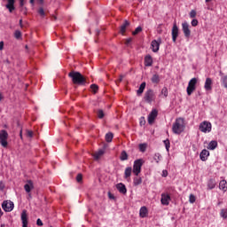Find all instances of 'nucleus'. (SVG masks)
Returning <instances> with one entry per match:
<instances>
[{
  "mask_svg": "<svg viewBox=\"0 0 227 227\" xmlns=\"http://www.w3.org/2000/svg\"><path fill=\"white\" fill-rule=\"evenodd\" d=\"M68 77L71 79L73 84H78V86H86L88 84L86 77L78 71H71L68 74Z\"/></svg>",
  "mask_w": 227,
  "mask_h": 227,
  "instance_id": "f257e3e1",
  "label": "nucleus"
},
{
  "mask_svg": "<svg viewBox=\"0 0 227 227\" xmlns=\"http://www.w3.org/2000/svg\"><path fill=\"white\" fill-rule=\"evenodd\" d=\"M185 130V122L184 121V118L179 117L176 119L175 122L172 125V132L174 134L180 135L182 132Z\"/></svg>",
  "mask_w": 227,
  "mask_h": 227,
  "instance_id": "f03ea898",
  "label": "nucleus"
},
{
  "mask_svg": "<svg viewBox=\"0 0 227 227\" xmlns=\"http://www.w3.org/2000/svg\"><path fill=\"white\" fill-rule=\"evenodd\" d=\"M199 130L204 134H208L212 132V123L208 121H203L199 125Z\"/></svg>",
  "mask_w": 227,
  "mask_h": 227,
  "instance_id": "7ed1b4c3",
  "label": "nucleus"
},
{
  "mask_svg": "<svg viewBox=\"0 0 227 227\" xmlns=\"http://www.w3.org/2000/svg\"><path fill=\"white\" fill-rule=\"evenodd\" d=\"M144 163L145 161L143 160V159H138L134 161L132 171L135 176H139V173H141V168H143Z\"/></svg>",
  "mask_w": 227,
  "mask_h": 227,
  "instance_id": "20e7f679",
  "label": "nucleus"
},
{
  "mask_svg": "<svg viewBox=\"0 0 227 227\" xmlns=\"http://www.w3.org/2000/svg\"><path fill=\"white\" fill-rule=\"evenodd\" d=\"M196 84H198V78H192L190 80L188 83V87L186 89L187 95L191 97L194 90H196Z\"/></svg>",
  "mask_w": 227,
  "mask_h": 227,
  "instance_id": "39448f33",
  "label": "nucleus"
},
{
  "mask_svg": "<svg viewBox=\"0 0 227 227\" xmlns=\"http://www.w3.org/2000/svg\"><path fill=\"white\" fill-rule=\"evenodd\" d=\"M0 145L4 148L8 147V131L6 129L0 130Z\"/></svg>",
  "mask_w": 227,
  "mask_h": 227,
  "instance_id": "423d86ee",
  "label": "nucleus"
},
{
  "mask_svg": "<svg viewBox=\"0 0 227 227\" xmlns=\"http://www.w3.org/2000/svg\"><path fill=\"white\" fill-rule=\"evenodd\" d=\"M144 100L147 104H152L153 100H155V92H153V90L149 89L145 91V96H144Z\"/></svg>",
  "mask_w": 227,
  "mask_h": 227,
  "instance_id": "0eeeda50",
  "label": "nucleus"
},
{
  "mask_svg": "<svg viewBox=\"0 0 227 227\" xmlns=\"http://www.w3.org/2000/svg\"><path fill=\"white\" fill-rule=\"evenodd\" d=\"M15 207V205L12 200H4L2 203V208L4 210V212H12L13 208Z\"/></svg>",
  "mask_w": 227,
  "mask_h": 227,
  "instance_id": "6e6552de",
  "label": "nucleus"
},
{
  "mask_svg": "<svg viewBox=\"0 0 227 227\" xmlns=\"http://www.w3.org/2000/svg\"><path fill=\"white\" fill-rule=\"evenodd\" d=\"M160 43H162V39L159 38L158 40H153L151 43V49L153 52H159L160 49Z\"/></svg>",
  "mask_w": 227,
  "mask_h": 227,
  "instance_id": "1a4fd4ad",
  "label": "nucleus"
},
{
  "mask_svg": "<svg viewBox=\"0 0 227 227\" xmlns=\"http://www.w3.org/2000/svg\"><path fill=\"white\" fill-rule=\"evenodd\" d=\"M159 115V111L157 109H153L148 115V123L149 125H153V121H155V118Z\"/></svg>",
  "mask_w": 227,
  "mask_h": 227,
  "instance_id": "9d476101",
  "label": "nucleus"
},
{
  "mask_svg": "<svg viewBox=\"0 0 227 227\" xmlns=\"http://www.w3.org/2000/svg\"><path fill=\"white\" fill-rule=\"evenodd\" d=\"M182 30L186 38H191V29L189 28V23L187 21L182 23Z\"/></svg>",
  "mask_w": 227,
  "mask_h": 227,
  "instance_id": "9b49d317",
  "label": "nucleus"
},
{
  "mask_svg": "<svg viewBox=\"0 0 227 227\" xmlns=\"http://www.w3.org/2000/svg\"><path fill=\"white\" fill-rule=\"evenodd\" d=\"M169 201H171V196H169V194L168 193H161V198H160L161 205L168 207V205H169Z\"/></svg>",
  "mask_w": 227,
  "mask_h": 227,
  "instance_id": "f8f14e48",
  "label": "nucleus"
},
{
  "mask_svg": "<svg viewBox=\"0 0 227 227\" xmlns=\"http://www.w3.org/2000/svg\"><path fill=\"white\" fill-rule=\"evenodd\" d=\"M21 223H22V227H27V224H29V222L27 221V211L23 210L21 212Z\"/></svg>",
  "mask_w": 227,
  "mask_h": 227,
  "instance_id": "ddd939ff",
  "label": "nucleus"
},
{
  "mask_svg": "<svg viewBox=\"0 0 227 227\" xmlns=\"http://www.w3.org/2000/svg\"><path fill=\"white\" fill-rule=\"evenodd\" d=\"M176 38H178V26H176V23H174L172 27V41L174 43H176Z\"/></svg>",
  "mask_w": 227,
  "mask_h": 227,
  "instance_id": "4468645a",
  "label": "nucleus"
},
{
  "mask_svg": "<svg viewBox=\"0 0 227 227\" xmlns=\"http://www.w3.org/2000/svg\"><path fill=\"white\" fill-rule=\"evenodd\" d=\"M209 156H210V152H208V150L207 149H204L201 151L200 154V160H202V162H205V160H207Z\"/></svg>",
  "mask_w": 227,
  "mask_h": 227,
  "instance_id": "2eb2a0df",
  "label": "nucleus"
},
{
  "mask_svg": "<svg viewBox=\"0 0 227 227\" xmlns=\"http://www.w3.org/2000/svg\"><path fill=\"white\" fill-rule=\"evenodd\" d=\"M5 8L9 10L10 13L15 10V0H7V4L5 5Z\"/></svg>",
  "mask_w": 227,
  "mask_h": 227,
  "instance_id": "dca6fc26",
  "label": "nucleus"
},
{
  "mask_svg": "<svg viewBox=\"0 0 227 227\" xmlns=\"http://www.w3.org/2000/svg\"><path fill=\"white\" fill-rule=\"evenodd\" d=\"M116 189L121 194H127V187L122 183L117 184Z\"/></svg>",
  "mask_w": 227,
  "mask_h": 227,
  "instance_id": "f3484780",
  "label": "nucleus"
},
{
  "mask_svg": "<svg viewBox=\"0 0 227 227\" xmlns=\"http://www.w3.org/2000/svg\"><path fill=\"white\" fill-rule=\"evenodd\" d=\"M204 90L206 91H211L212 90V78H207L205 84H204Z\"/></svg>",
  "mask_w": 227,
  "mask_h": 227,
  "instance_id": "a211bd4d",
  "label": "nucleus"
},
{
  "mask_svg": "<svg viewBox=\"0 0 227 227\" xmlns=\"http://www.w3.org/2000/svg\"><path fill=\"white\" fill-rule=\"evenodd\" d=\"M145 67H152L153 65V59L151 55H146L145 57Z\"/></svg>",
  "mask_w": 227,
  "mask_h": 227,
  "instance_id": "6ab92c4d",
  "label": "nucleus"
},
{
  "mask_svg": "<svg viewBox=\"0 0 227 227\" xmlns=\"http://www.w3.org/2000/svg\"><path fill=\"white\" fill-rule=\"evenodd\" d=\"M139 215L142 217V219H145V217L148 216V208L146 207H142L139 210Z\"/></svg>",
  "mask_w": 227,
  "mask_h": 227,
  "instance_id": "aec40b11",
  "label": "nucleus"
},
{
  "mask_svg": "<svg viewBox=\"0 0 227 227\" xmlns=\"http://www.w3.org/2000/svg\"><path fill=\"white\" fill-rule=\"evenodd\" d=\"M143 184V178L139 176H136L134 178H133V185L135 187H137V185H141Z\"/></svg>",
  "mask_w": 227,
  "mask_h": 227,
  "instance_id": "412c9836",
  "label": "nucleus"
},
{
  "mask_svg": "<svg viewBox=\"0 0 227 227\" xmlns=\"http://www.w3.org/2000/svg\"><path fill=\"white\" fill-rule=\"evenodd\" d=\"M219 189L220 191H223V192H226L227 191V181L223 179L219 183Z\"/></svg>",
  "mask_w": 227,
  "mask_h": 227,
  "instance_id": "4be33fe9",
  "label": "nucleus"
},
{
  "mask_svg": "<svg viewBox=\"0 0 227 227\" xmlns=\"http://www.w3.org/2000/svg\"><path fill=\"white\" fill-rule=\"evenodd\" d=\"M104 153H106V150L105 149H99L98 152H96L93 154L94 159H96V160H98V159H100V157H102V155H104Z\"/></svg>",
  "mask_w": 227,
  "mask_h": 227,
  "instance_id": "5701e85b",
  "label": "nucleus"
},
{
  "mask_svg": "<svg viewBox=\"0 0 227 227\" xmlns=\"http://www.w3.org/2000/svg\"><path fill=\"white\" fill-rule=\"evenodd\" d=\"M215 185H216L215 179L211 178L207 181V189L209 191H212V189H215Z\"/></svg>",
  "mask_w": 227,
  "mask_h": 227,
  "instance_id": "b1692460",
  "label": "nucleus"
},
{
  "mask_svg": "<svg viewBox=\"0 0 227 227\" xmlns=\"http://www.w3.org/2000/svg\"><path fill=\"white\" fill-rule=\"evenodd\" d=\"M129 26H130V22H129V20H124V23L121 26V35H123V33H125V31H127V27H129Z\"/></svg>",
  "mask_w": 227,
  "mask_h": 227,
  "instance_id": "393cba45",
  "label": "nucleus"
},
{
  "mask_svg": "<svg viewBox=\"0 0 227 227\" xmlns=\"http://www.w3.org/2000/svg\"><path fill=\"white\" fill-rule=\"evenodd\" d=\"M132 171V167H127L124 170V178H130Z\"/></svg>",
  "mask_w": 227,
  "mask_h": 227,
  "instance_id": "a878e982",
  "label": "nucleus"
},
{
  "mask_svg": "<svg viewBox=\"0 0 227 227\" xmlns=\"http://www.w3.org/2000/svg\"><path fill=\"white\" fill-rule=\"evenodd\" d=\"M151 81H152L153 84H159L160 82V76H159V74H155L151 78Z\"/></svg>",
  "mask_w": 227,
  "mask_h": 227,
  "instance_id": "bb28decb",
  "label": "nucleus"
},
{
  "mask_svg": "<svg viewBox=\"0 0 227 227\" xmlns=\"http://www.w3.org/2000/svg\"><path fill=\"white\" fill-rule=\"evenodd\" d=\"M145 88H146V82H144L140 84L138 90H137L138 97L140 95H143V91H145Z\"/></svg>",
  "mask_w": 227,
  "mask_h": 227,
  "instance_id": "cd10ccee",
  "label": "nucleus"
},
{
  "mask_svg": "<svg viewBox=\"0 0 227 227\" xmlns=\"http://www.w3.org/2000/svg\"><path fill=\"white\" fill-rule=\"evenodd\" d=\"M217 148V141L212 140L207 145V150H215Z\"/></svg>",
  "mask_w": 227,
  "mask_h": 227,
  "instance_id": "c85d7f7f",
  "label": "nucleus"
},
{
  "mask_svg": "<svg viewBox=\"0 0 227 227\" xmlns=\"http://www.w3.org/2000/svg\"><path fill=\"white\" fill-rule=\"evenodd\" d=\"M34 188L33 182L28 181V184L24 185L26 192H31V190Z\"/></svg>",
  "mask_w": 227,
  "mask_h": 227,
  "instance_id": "c756f323",
  "label": "nucleus"
},
{
  "mask_svg": "<svg viewBox=\"0 0 227 227\" xmlns=\"http://www.w3.org/2000/svg\"><path fill=\"white\" fill-rule=\"evenodd\" d=\"M120 160L121 161L129 160V154L127 153V151H122L121 153Z\"/></svg>",
  "mask_w": 227,
  "mask_h": 227,
  "instance_id": "7c9ffc66",
  "label": "nucleus"
},
{
  "mask_svg": "<svg viewBox=\"0 0 227 227\" xmlns=\"http://www.w3.org/2000/svg\"><path fill=\"white\" fill-rule=\"evenodd\" d=\"M114 137V135L112 132H108L106 134V143H111L113 141V138Z\"/></svg>",
  "mask_w": 227,
  "mask_h": 227,
  "instance_id": "2f4dec72",
  "label": "nucleus"
},
{
  "mask_svg": "<svg viewBox=\"0 0 227 227\" xmlns=\"http://www.w3.org/2000/svg\"><path fill=\"white\" fill-rule=\"evenodd\" d=\"M221 84L223 88H225V90H227V75H222Z\"/></svg>",
  "mask_w": 227,
  "mask_h": 227,
  "instance_id": "473e14b6",
  "label": "nucleus"
},
{
  "mask_svg": "<svg viewBox=\"0 0 227 227\" xmlns=\"http://www.w3.org/2000/svg\"><path fill=\"white\" fill-rule=\"evenodd\" d=\"M153 160H155L156 164H159V162L162 160V155H160L159 153H156L153 156Z\"/></svg>",
  "mask_w": 227,
  "mask_h": 227,
  "instance_id": "72a5a7b5",
  "label": "nucleus"
},
{
  "mask_svg": "<svg viewBox=\"0 0 227 227\" xmlns=\"http://www.w3.org/2000/svg\"><path fill=\"white\" fill-rule=\"evenodd\" d=\"M14 37L16 38V40H21L22 39V32H20V30H16L14 32Z\"/></svg>",
  "mask_w": 227,
  "mask_h": 227,
  "instance_id": "f704fd0d",
  "label": "nucleus"
},
{
  "mask_svg": "<svg viewBox=\"0 0 227 227\" xmlns=\"http://www.w3.org/2000/svg\"><path fill=\"white\" fill-rule=\"evenodd\" d=\"M165 148L167 150V152H169V148L171 147V143L169 142V139H166L163 141Z\"/></svg>",
  "mask_w": 227,
  "mask_h": 227,
  "instance_id": "c9c22d12",
  "label": "nucleus"
},
{
  "mask_svg": "<svg viewBox=\"0 0 227 227\" xmlns=\"http://www.w3.org/2000/svg\"><path fill=\"white\" fill-rule=\"evenodd\" d=\"M220 215L221 217H223V219H227V209L226 208L222 209L220 212Z\"/></svg>",
  "mask_w": 227,
  "mask_h": 227,
  "instance_id": "e433bc0d",
  "label": "nucleus"
},
{
  "mask_svg": "<svg viewBox=\"0 0 227 227\" xmlns=\"http://www.w3.org/2000/svg\"><path fill=\"white\" fill-rule=\"evenodd\" d=\"M97 114L98 118H99V120H102V118H104L105 116L104 110H98Z\"/></svg>",
  "mask_w": 227,
  "mask_h": 227,
  "instance_id": "4c0bfd02",
  "label": "nucleus"
},
{
  "mask_svg": "<svg viewBox=\"0 0 227 227\" xmlns=\"http://www.w3.org/2000/svg\"><path fill=\"white\" fill-rule=\"evenodd\" d=\"M138 148H139V150H140L142 153L146 152V144H140V145H138Z\"/></svg>",
  "mask_w": 227,
  "mask_h": 227,
  "instance_id": "58836bf2",
  "label": "nucleus"
},
{
  "mask_svg": "<svg viewBox=\"0 0 227 227\" xmlns=\"http://www.w3.org/2000/svg\"><path fill=\"white\" fill-rule=\"evenodd\" d=\"M90 90H92V91H94V93H97V91H98V85L93 83L90 85Z\"/></svg>",
  "mask_w": 227,
  "mask_h": 227,
  "instance_id": "ea45409f",
  "label": "nucleus"
},
{
  "mask_svg": "<svg viewBox=\"0 0 227 227\" xmlns=\"http://www.w3.org/2000/svg\"><path fill=\"white\" fill-rule=\"evenodd\" d=\"M189 202L190 203H195L196 202V196H194V194H190Z\"/></svg>",
  "mask_w": 227,
  "mask_h": 227,
  "instance_id": "a19ab883",
  "label": "nucleus"
},
{
  "mask_svg": "<svg viewBox=\"0 0 227 227\" xmlns=\"http://www.w3.org/2000/svg\"><path fill=\"white\" fill-rule=\"evenodd\" d=\"M141 31H143V27H137L135 31H133L132 35H137L138 33H141Z\"/></svg>",
  "mask_w": 227,
  "mask_h": 227,
  "instance_id": "79ce46f5",
  "label": "nucleus"
},
{
  "mask_svg": "<svg viewBox=\"0 0 227 227\" xmlns=\"http://www.w3.org/2000/svg\"><path fill=\"white\" fill-rule=\"evenodd\" d=\"M161 95H164V97H168V88L167 87H163L161 89Z\"/></svg>",
  "mask_w": 227,
  "mask_h": 227,
  "instance_id": "37998d69",
  "label": "nucleus"
},
{
  "mask_svg": "<svg viewBox=\"0 0 227 227\" xmlns=\"http://www.w3.org/2000/svg\"><path fill=\"white\" fill-rule=\"evenodd\" d=\"M38 13L41 15V17H45V11L43 10V7H40Z\"/></svg>",
  "mask_w": 227,
  "mask_h": 227,
  "instance_id": "c03bdc74",
  "label": "nucleus"
},
{
  "mask_svg": "<svg viewBox=\"0 0 227 227\" xmlns=\"http://www.w3.org/2000/svg\"><path fill=\"white\" fill-rule=\"evenodd\" d=\"M190 18H191V19H195V18H196V11L192 10V11L190 12Z\"/></svg>",
  "mask_w": 227,
  "mask_h": 227,
  "instance_id": "a18cd8bd",
  "label": "nucleus"
},
{
  "mask_svg": "<svg viewBox=\"0 0 227 227\" xmlns=\"http://www.w3.org/2000/svg\"><path fill=\"white\" fill-rule=\"evenodd\" d=\"M191 24H192V26L193 27H196V26H198V24H199V21H198V20L193 19V20H192Z\"/></svg>",
  "mask_w": 227,
  "mask_h": 227,
  "instance_id": "49530a36",
  "label": "nucleus"
},
{
  "mask_svg": "<svg viewBox=\"0 0 227 227\" xmlns=\"http://www.w3.org/2000/svg\"><path fill=\"white\" fill-rule=\"evenodd\" d=\"M4 187H6V184H4V182L0 181V191H4Z\"/></svg>",
  "mask_w": 227,
  "mask_h": 227,
  "instance_id": "de8ad7c7",
  "label": "nucleus"
},
{
  "mask_svg": "<svg viewBox=\"0 0 227 227\" xmlns=\"http://www.w3.org/2000/svg\"><path fill=\"white\" fill-rule=\"evenodd\" d=\"M76 182H82V174H78L76 176Z\"/></svg>",
  "mask_w": 227,
  "mask_h": 227,
  "instance_id": "09e8293b",
  "label": "nucleus"
},
{
  "mask_svg": "<svg viewBox=\"0 0 227 227\" xmlns=\"http://www.w3.org/2000/svg\"><path fill=\"white\" fill-rule=\"evenodd\" d=\"M36 224L37 226H43V222H42V219L38 218L36 220Z\"/></svg>",
  "mask_w": 227,
  "mask_h": 227,
  "instance_id": "8fccbe9b",
  "label": "nucleus"
},
{
  "mask_svg": "<svg viewBox=\"0 0 227 227\" xmlns=\"http://www.w3.org/2000/svg\"><path fill=\"white\" fill-rule=\"evenodd\" d=\"M168 170H162V174L161 176H163V178H166V176H168Z\"/></svg>",
  "mask_w": 227,
  "mask_h": 227,
  "instance_id": "3c124183",
  "label": "nucleus"
},
{
  "mask_svg": "<svg viewBox=\"0 0 227 227\" xmlns=\"http://www.w3.org/2000/svg\"><path fill=\"white\" fill-rule=\"evenodd\" d=\"M20 12H23L24 15H27V8H26V7H21Z\"/></svg>",
  "mask_w": 227,
  "mask_h": 227,
  "instance_id": "603ef678",
  "label": "nucleus"
},
{
  "mask_svg": "<svg viewBox=\"0 0 227 227\" xmlns=\"http://www.w3.org/2000/svg\"><path fill=\"white\" fill-rule=\"evenodd\" d=\"M27 137H33V132L31 130L27 131Z\"/></svg>",
  "mask_w": 227,
  "mask_h": 227,
  "instance_id": "864d4df0",
  "label": "nucleus"
},
{
  "mask_svg": "<svg viewBox=\"0 0 227 227\" xmlns=\"http://www.w3.org/2000/svg\"><path fill=\"white\" fill-rule=\"evenodd\" d=\"M4 49V42L1 41L0 42V51H3Z\"/></svg>",
  "mask_w": 227,
  "mask_h": 227,
  "instance_id": "5fc2aeb1",
  "label": "nucleus"
},
{
  "mask_svg": "<svg viewBox=\"0 0 227 227\" xmlns=\"http://www.w3.org/2000/svg\"><path fill=\"white\" fill-rule=\"evenodd\" d=\"M20 8L24 7V0H20Z\"/></svg>",
  "mask_w": 227,
  "mask_h": 227,
  "instance_id": "6e6d98bb",
  "label": "nucleus"
},
{
  "mask_svg": "<svg viewBox=\"0 0 227 227\" xmlns=\"http://www.w3.org/2000/svg\"><path fill=\"white\" fill-rule=\"evenodd\" d=\"M130 42H132V38H128L126 40V45H129V43H130Z\"/></svg>",
  "mask_w": 227,
  "mask_h": 227,
  "instance_id": "4d7b16f0",
  "label": "nucleus"
},
{
  "mask_svg": "<svg viewBox=\"0 0 227 227\" xmlns=\"http://www.w3.org/2000/svg\"><path fill=\"white\" fill-rule=\"evenodd\" d=\"M108 195L111 200H114V196L111 195V192H109Z\"/></svg>",
  "mask_w": 227,
  "mask_h": 227,
  "instance_id": "13d9d810",
  "label": "nucleus"
},
{
  "mask_svg": "<svg viewBox=\"0 0 227 227\" xmlns=\"http://www.w3.org/2000/svg\"><path fill=\"white\" fill-rule=\"evenodd\" d=\"M121 81H123V75H121L119 78V82H121Z\"/></svg>",
  "mask_w": 227,
  "mask_h": 227,
  "instance_id": "bf43d9fd",
  "label": "nucleus"
},
{
  "mask_svg": "<svg viewBox=\"0 0 227 227\" xmlns=\"http://www.w3.org/2000/svg\"><path fill=\"white\" fill-rule=\"evenodd\" d=\"M20 27H22V20H20Z\"/></svg>",
  "mask_w": 227,
  "mask_h": 227,
  "instance_id": "052dcab7",
  "label": "nucleus"
},
{
  "mask_svg": "<svg viewBox=\"0 0 227 227\" xmlns=\"http://www.w3.org/2000/svg\"><path fill=\"white\" fill-rule=\"evenodd\" d=\"M3 100V94L0 92V102Z\"/></svg>",
  "mask_w": 227,
  "mask_h": 227,
  "instance_id": "680f3d73",
  "label": "nucleus"
},
{
  "mask_svg": "<svg viewBox=\"0 0 227 227\" xmlns=\"http://www.w3.org/2000/svg\"><path fill=\"white\" fill-rule=\"evenodd\" d=\"M35 3V0H30V4H33Z\"/></svg>",
  "mask_w": 227,
  "mask_h": 227,
  "instance_id": "e2e57ef3",
  "label": "nucleus"
},
{
  "mask_svg": "<svg viewBox=\"0 0 227 227\" xmlns=\"http://www.w3.org/2000/svg\"><path fill=\"white\" fill-rule=\"evenodd\" d=\"M206 1V3H210V1H212V0H205Z\"/></svg>",
  "mask_w": 227,
  "mask_h": 227,
  "instance_id": "0e129e2a",
  "label": "nucleus"
},
{
  "mask_svg": "<svg viewBox=\"0 0 227 227\" xmlns=\"http://www.w3.org/2000/svg\"><path fill=\"white\" fill-rule=\"evenodd\" d=\"M20 137H22V131H20Z\"/></svg>",
  "mask_w": 227,
  "mask_h": 227,
  "instance_id": "69168bd1",
  "label": "nucleus"
},
{
  "mask_svg": "<svg viewBox=\"0 0 227 227\" xmlns=\"http://www.w3.org/2000/svg\"><path fill=\"white\" fill-rule=\"evenodd\" d=\"M3 215V212H1V209H0V216Z\"/></svg>",
  "mask_w": 227,
  "mask_h": 227,
  "instance_id": "338daca9",
  "label": "nucleus"
},
{
  "mask_svg": "<svg viewBox=\"0 0 227 227\" xmlns=\"http://www.w3.org/2000/svg\"><path fill=\"white\" fill-rule=\"evenodd\" d=\"M140 125H143V121H140Z\"/></svg>",
  "mask_w": 227,
  "mask_h": 227,
  "instance_id": "774afa93",
  "label": "nucleus"
}]
</instances>
